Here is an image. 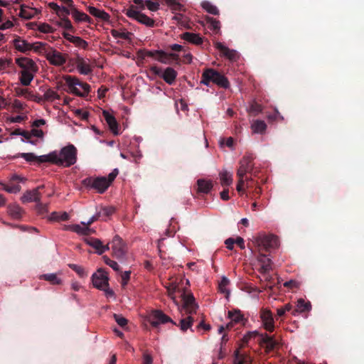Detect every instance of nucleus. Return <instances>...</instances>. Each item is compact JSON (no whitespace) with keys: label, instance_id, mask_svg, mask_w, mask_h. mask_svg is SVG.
Listing matches in <instances>:
<instances>
[{"label":"nucleus","instance_id":"nucleus-1","mask_svg":"<svg viewBox=\"0 0 364 364\" xmlns=\"http://www.w3.org/2000/svg\"><path fill=\"white\" fill-rule=\"evenodd\" d=\"M36 50V52L43 54L50 64L55 66L63 65L68 56V54L62 53L45 43H39Z\"/></svg>","mask_w":364,"mask_h":364},{"label":"nucleus","instance_id":"nucleus-2","mask_svg":"<svg viewBox=\"0 0 364 364\" xmlns=\"http://www.w3.org/2000/svg\"><path fill=\"white\" fill-rule=\"evenodd\" d=\"M210 82L225 89L230 87V82L224 75L213 68H208L202 74L200 83L208 86Z\"/></svg>","mask_w":364,"mask_h":364},{"label":"nucleus","instance_id":"nucleus-3","mask_svg":"<svg viewBox=\"0 0 364 364\" xmlns=\"http://www.w3.org/2000/svg\"><path fill=\"white\" fill-rule=\"evenodd\" d=\"M65 84L68 86L70 92L73 94L85 97L90 92V86L86 82H81L77 77L72 75H65L63 77Z\"/></svg>","mask_w":364,"mask_h":364},{"label":"nucleus","instance_id":"nucleus-4","mask_svg":"<svg viewBox=\"0 0 364 364\" xmlns=\"http://www.w3.org/2000/svg\"><path fill=\"white\" fill-rule=\"evenodd\" d=\"M57 159L60 161L55 165L70 167L76 163L77 149L73 144L63 147L59 154H57Z\"/></svg>","mask_w":364,"mask_h":364},{"label":"nucleus","instance_id":"nucleus-5","mask_svg":"<svg viewBox=\"0 0 364 364\" xmlns=\"http://www.w3.org/2000/svg\"><path fill=\"white\" fill-rule=\"evenodd\" d=\"M278 237L274 235L261 234L255 237V243L259 252H268L278 246Z\"/></svg>","mask_w":364,"mask_h":364},{"label":"nucleus","instance_id":"nucleus-6","mask_svg":"<svg viewBox=\"0 0 364 364\" xmlns=\"http://www.w3.org/2000/svg\"><path fill=\"white\" fill-rule=\"evenodd\" d=\"M21 157L27 162L36 161L38 164L49 162L53 164L58 163L60 161L57 159V153L55 151L50 152L47 155L37 156L33 153H19L14 158Z\"/></svg>","mask_w":364,"mask_h":364},{"label":"nucleus","instance_id":"nucleus-7","mask_svg":"<svg viewBox=\"0 0 364 364\" xmlns=\"http://www.w3.org/2000/svg\"><path fill=\"white\" fill-rule=\"evenodd\" d=\"M82 184L88 188L96 190L99 193H103L109 186L107 177H87L82 181Z\"/></svg>","mask_w":364,"mask_h":364},{"label":"nucleus","instance_id":"nucleus-8","mask_svg":"<svg viewBox=\"0 0 364 364\" xmlns=\"http://www.w3.org/2000/svg\"><path fill=\"white\" fill-rule=\"evenodd\" d=\"M124 12L127 16L134 20H136V21L143 25H145L148 27L154 26V20L149 18L144 14H142L140 11L137 10V8L134 5H131L128 9L124 10Z\"/></svg>","mask_w":364,"mask_h":364},{"label":"nucleus","instance_id":"nucleus-9","mask_svg":"<svg viewBox=\"0 0 364 364\" xmlns=\"http://www.w3.org/2000/svg\"><path fill=\"white\" fill-rule=\"evenodd\" d=\"M124 12L127 16L134 20H136V21L143 25H145L148 27L154 26V20L149 18L144 14H142L140 11L137 10V8L134 5H131L128 9L124 10Z\"/></svg>","mask_w":364,"mask_h":364},{"label":"nucleus","instance_id":"nucleus-10","mask_svg":"<svg viewBox=\"0 0 364 364\" xmlns=\"http://www.w3.org/2000/svg\"><path fill=\"white\" fill-rule=\"evenodd\" d=\"M138 58L144 60L146 58H151L161 63H168V53L161 50H149L140 49L137 51Z\"/></svg>","mask_w":364,"mask_h":364},{"label":"nucleus","instance_id":"nucleus-11","mask_svg":"<svg viewBox=\"0 0 364 364\" xmlns=\"http://www.w3.org/2000/svg\"><path fill=\"white\" fill-rule=\"evenodd\" d=\"M150 70L156 75L162 78L167 84L173 85L177 77V72L171 67L166 68L164 71L157 67L156 65L152 66Z\"/></svg>","mask_w":364,"mask_h":364},{"label":"nucleus","instance_id":"nucleus-12","mask_svg":"<svg viewBox=\"0 0 364 364\" xmlns=\"http://www.w3.org/2000/svg\"><path fill=\"white\" fill-rule=\"evenodd\" d=\"M254 156L251 154H245L240 161V166L237 171V176H245L246 173H251L254 168Z\"/></svg>","mask_w":364,"mask_h":364},{"label":"nucleus","instance_id":"nucleus-13","mask_svg":"<svg viewBox=\"0 0 364 364\" xmlns=\"http://www.w3.org/2000/svg\"><path fill=\"white\" fill-rule=\"evenodd\" d=\"M181 296L183 301L182 311H184L187 314H195L198 309V305L196 304L193 294H186L184 291L181 293Z\"/></svg>","mask_w":364,"mask_h":364},{"label":"nucleus","instance_id":"nucleus-14","mask_svg":"<svg viewBox=\"0 0 364 364\" xmlns=\"http://www.w3.org/2000/svg\"><path fill=\"white\" fill-rule=\"evenodd\" d=\"M112 255L119 260H123L126 256V247L124 244L122 239L118 236L115 235L112 242Z\"/></svg>","mask_w":364,"mask_h":364},{"label":"nucleus","instance_id":"nucleus-15","mask_svg":"<svg viewBox=\"0 0 364 364\" xmlns=\"http://www.w3.org/2000/svg\"><path fill=\"white\" fill-rule=\"evenodd\" d=\"M149 323L153 327L157 328L161 323L171 322L174 325H177L168 316L166 315L160 310H154L149 315Z\"/></svg>","mask_w":364,"mask_h":364},{"label":"nucleus","instance_id":"nucleus-16","mask_svg":"<svg viewBox=\"0 0 364 364\" xmlns=\"http://www.w3.org/2000/svg\"><path fill=\"white\" fill-rule=\"evenodd\" d=\"M91 279L93 286L100 290L109 286L107 274L102 269H99L96 273H94Z\"/></svg>","mask_w":364,"mask_h":364},{"label":"nucleus","instance_id":"nucleus-17","mask_svg":"<svg viewBox=\"0 0 364 364\" xmlns=\"http://www.w3.org/2000/svg\"><path fill=\"white\" fill-rule=\"evenodd\" d=\"M257 260L260 263L259 272L264 275L265 280L270 282L272 277L269 275H267V273L272 269L271 259L267 258L263 252H259Z\"/></svg>","mask_w":364,"mask_h":364},{"label":"nucleus","instance_id":"nucleus-18","mask_svg":"<svg viewBox=\"0 0 364 364\" xmlns=\"http://www.w3.org/2000/svg\"><path fill=\"white\" fill-rule=\"evenodd\" d=\"M40 42H37L34 44H31L26 41L24 39H22L21 37L17 36L16 38L13 41V44L17 50L21 52V53H27L28 51H31L33 50L36 52V48L38 46Z\"/></svg>","mask_w":364,"mask_h":364},{"label":"nucleus","instance_id":"nucleus-19","mask_svg":"<svg viewBox=\"0 0 364 364\" xmlns=\"http://www.w3.org/2000/svg\"><path fill=\"white\" fill-rule=\"evenodd\" d=\"M16 63L22 69V70L33 73H37L38 70V67L36 63L32 59L26 57L16 58Z\"/></svg>","mask_w":364,"mask_h":364},{"label":"nucleus","instance_id":"nucleus-20","mask_svg":"<svg viewBox=\"0 0 364 364\" xmlns=\"http://www.w3.org/2000/svg\"><path fill=\"white\" fill-rule=\"evenodd\" d=\"M260 317L264 328L272 332L274 330V321L272 312L267 309H262Z\"/></svg>","mask_w":364,"mask_h":364},{"label":"nucleus","instance_id":"nucleus-21","mask_svg":"<svg viewBox=\"0 0 364 364\" xmlns=\"http://www.w3.org/2000/svg\"><path fill=\"white\" fill-rule=\"evenodd\" d=\"M85 242L88 245L95 248L96 250V252L100 255L109 249L108 245H104L102 241L97 238L87 237L85 238Z\"/></svg>","mask_w":364,"mask_h":364},{"label":"nucleus","instance_id":"nucleus-22","mask_svg":"<svg viewBox=\"0 0 364 364\" xmlns=\"http://www.w3.org/2000/svg\"><path fill=\"white\" fill-rule=\"evenodd\" d=\"M115 213L114 206H99L96 208V213L100 220L106 221Z\"/></svg>","mask_w":364,"mask_h":364},{"label":"nucleus","instance_id":"nucleus-23","mask_svg":"<svg viewBox=\"0 0 364 364\" xmlns=\"http://www.w3.org/2000/svg\"><path fill=\"white\" fill-rule=\"evenodd\" d=\"M103 116H104L105 119L107 124H108L109 128L111 130V132L114 134L118 135L119 134V130H118L119 124H118L115 117L113 115H112L111 114H109L107 111H103Z\"/></svg>","mask_w":364,"mask_h":364},{"label":"nucleus","instance_id":"nucleus-24","mask_svg":"<svg viewBox=\"0 0 364 364\" xmlns=\"http://www.w3.org/2000/svg\"><path fill=\"white\" fill-rule=\"evenodd\" d=\"M71 9V15L72 17L74 18V20L79 23V22H87L89 23H92L93 20L86 14L84 12L80 11L78 9H77L75 6L70 8Z\"/></svg>","mask_w":364,"mask_h":364},{"label":"nucleus","instance_id":"nucleus-25","mask_svg":"<svg viewBox=\"0 0 364 364\" xmlns=\"http://www.w3.org/2000/svg\"><path fill=\"white\" fill-rule=\"evenodd\" d=\"M260 343L265 346L267 350L270 351L274 349L277 346L278 342L274 338L273 336H269L267 333L260 335Z\"/></svg>","mask_w":364,"mask_h":364},{"label":"nucleus","instance_id":"nucleus-26","mask_svg":"<svg viewBox=\"0 0 364 364\" xmlns=\"http://www.w3.org/2000/svg\"><path fill=\"white\" fill-rule=\"evenodd\" d=\"M64 230L73 231L82 235H89L93 232V230L87 225L82 227L81 225L77 224L65 225Z\"/></svg>","mask_w":364,"mask_h":364},{"label":"nucleus","instance_id":"nucleus-27","mask_svg":"<svg viewBox=\"0 0 364 364\" xmlns=\"http://www.w3.org/2000/svg\"><path fill=\"white\" fill-rule=\"evenodd\" d=\"M41 195L38 192V189H33L27 191L21 197V200L23 203L28 202H39L41 200Z\"/></svg>","mask_w":364,"mask_h":364},{"label":"nucleus","instance_id":"nucleus-28","mask_svg":"<svg viewBox=\"0 0 364 364\" xmlns=\"http://www.w3.org/2000/svg\"><path fill=\"white\" fill-rule=\"evenodd\" d=\"M228 317L230 319V322L226 325L227 329H230L234 323H239L244 320L243 315L240 310L229 311Z\"/></svg>","mask_w":364,"mask_h":364},{"label":"nucleus","instance_id":"nucleus-29","mask_svg":"<svg viewBox=\"0 0 364 364\" xmlns=\"http://www.w3.org/2000/svg\"><path fill=\"white\" fill-rule=\"evenodd\" d=\"M181 38L192 44L199 46L203 43V38L198 33L185 32L181 35Z\"/></svg>","mask_w":364,"mask_h":364},{"label":"nucleus","instance_id":"nucleus-30","mask_svg":"<svg viewBox=\"0 0 364 364\" xmlns=\"http://www.w3.org/2000/svg\"><path fill=\"white\" fill-rule=\"evenodd\" d=\"M215 48L220 50L224 56L231 60H235L237 58V53L235 50L228 48L220 42L215 43Z\"/></svg>","mask_w":364,"mask_h":364},{"label":"nucleus","instance_id":"nucleus-31","mask_svg":"<svg viewBox=\"0 0 364 364\" xmlns=\"http://www.w3.org/2000/svg\"><path fill=\"white\" fill-rule=\"evenodd\" d=\"M198 192L207 194L213 187V184L211 181H208L204 178H200L197 181Z\"/></svg>","mask_w":364,"mask_h":364},{"label":"nucleus","instance_id":"nucleus-32","mask_svg":"<svg viewBox=\"0 0 364 364\" xmlns=\"http://www.w3.org/2000/svg\"><path fill=\"white\" fill-rule=\"evenodd\" d=\"M220 182L222 186L228 187L232 183V173L230 172L223 170L219 173Z\"/></svg>","mask_w":364,"mask_h":364},{"label":"nucleus","instance_id":"nucleus-33","mask_svg":"<svg viewBox=\"0 0 364 364\" xmlns=\"http://www.w3.org/2000/svg\"><path fill=\"white\" fill-rule=\"evenodd\" d=\"M311 309L310 301H306L304 299H299L297 301L296 309L292 311L293 315H296L298 312H307Z\"/></svg>","mask_w":364,"mask_h":364},{"label":"nucleus","instance_id":"nucleus-34","mask_svg":"<svg viewBox=\"0 0 364 364\" xmlns=\"http://www.w3.org/2000/svg\"><path fill=\"white\" fill-rule=\"evenodd\" d=\"M234 364H251V358L245 353H240L238 350L234 353Z\"/></svg>","mask_w":364,"mask_h":364},{"label":"nucleus","instance_id":"nucleus-35","mask_svg":"<svg viewBox=\"0 0 364 364\" xmlns=\"http://www.w3.org/2000/svg\"><path fill=\"white\" fill-rule=\"evenodd\" d=\"M87 10L91 15L102 21H107L109 19V15L103 10H100L94 6H89Z\"/></svg>","mask_w":364,"mask_h":364},{"label":"nucleus","instance_id":"nucleus-36","mask_svg":"<svg viewBox=\"0 0 364 364\" xmlns=\"http://www.w3.org/2000/svg\"><path fill=\"white\" fill-rule=\"evenodd\" d=\"M167 291L168 296L178 305V301L176 299V296H175V294L176 292L182 293L184 291L183 289H181L178 284L176 283H171L168 287H167Z\"/></svg>","mask_w":364,"mask_h":364},{"label":"nucleus","instance_id":"nucleus-37","mask_svg":"<svg viewBox=\"0 0 364 364\" xmlns=\"http://www.w3.org/2000/svg\"><path fill=\"white\" fill-rule=\"evenodd\" d=\"M36 73L27 72L26 70H21L20 72V82L23 86H28L31 84V81L34 77Z\"/></svg>","mask_w":364,"mask_h":364},{"label":"nucleus","instance_id":"nucleus-38","mask_svg":"<svg viewBox=\"0 0 364 364\" xmlns=\"http://www.w3.org/2000/svg\"><path fill=\"white\" fill-rule=\"evenodd\" d=\"M251 129L255 134H263L266 131L267 124L264 121L257 119L252 122Z\"/></svg>","mask_w":364,"mask_h":364},{"label":"nucleus","instance_id":"nucleus-39","mask_svg":"<svg viewBox=\"0 0 364 364\" xmlns=\"http://www.w3.org/2000/svg\"><path fill=\"white\" fill-rule=\"evenodd\" d=\"M77 69L82 75H88L92 72L89 64L86 63L82 58H78L77 61Z\"/></svg>","mask_w":364,"mask_h":364},{"label":"nucleus","instance_id":"nucleus-40","mask_svg":"<svg viewBox=\"0 0 364 364\" xmlns=\"http://www.w3.org/2000/svg\"><path fill=\"white\" fill-rule=\"evenodd\" d=\"M193 323V318L191 316H188L184 318L181 319L179 324L178 325L180 327V329L185 332L188 328H190Z\"/></svg>","mask_w":364,"mask_h":364},{"label":"nucleus","instance_id":"nucleus-41","mask_svg":"<svg viewBox=\"0 0 364 364\" xmlns=\"http://www.w3.org/2000/svg\"><path fill=\"white\" fill-rule=\"evenodd\" d=\"M23 212V209L18 205H12L9 206V214L15 219L21 218Z\"/></svg>","mask_w":364,"mask_h":364},{"label":"nucleus","instance_id":"nucleus-42","mask_svg":"<svg viewBox=\"0 0 364 364\" xmlns=\"http://www.w3.org/2000/svg\"><path fill=\"white\" fill-rule=\"evenodd\" d=\"M28 8L24 4L21 6L20 16L26 19H31L34 16L35 13L37 12V9H31V11L26 10Z\"/></svg>","mask_w":364,"mask_h":364},{"label":"nucleus","instance_id":"nucleus-43","mask_svg":"<svg viewBox=\"0 0 364 364\" xmlns=\"http://www.w3.org/2000/svg\"><path fill=\"white\" fill-rule=\"evenodd\" d=\"M201 6L203 9H205L208 13L213 15H218L219 10L213 4H212L209 1H203L201 4Z\"/></svg>","mask_w":364,"mask_h":364},{"label":"nucleus","instance_id":"nucleus-44","mask_svg":"<svg viewBox=\"0 0 364 364\" xmlns=\"http://www.w3.org/2000/svg\"><path fill=\"white\" fill-rule=\"evenodd\" d=\"M247 111L251 115L255 117L262 112V106L256 102H253L250 105Z\"/></svg>","mask_w":364,"mask_h":364},{"label":"nucleus","instance_id":"nucleus-45","mask_svg":"<svg viewBox=\"0 0 364 364\" xmlns=\"http://www.w3.org/2000/svg\"><path fill=\"white\" fill-rule=\"evenodd\" d=\"M41 279L49 282L52 284H60L62 281L55 274H45L41 276Z\"/></svg>","mask_w":364,"mask_h":364},{"label":"nucleus","instance_id":"nucleus-46","mask_svg":"<svg viewBox=\"0 0 364 364\" xmlns=\"http://www.w3.org/2000/svg\"><path fill=\"white\" fill-rule=\"evenodd\" d=\"M58 25L72 33H74L75 31L74 27L72 25V23L68 17H63L60 18V21L59 22Z\"/></svg>","mask_w":364,"mask_h":364},{"label":"nucleus","instance_id":"nucleus-47","mask_svg":"<svg viewBox=\"0 0 364 364\" xmlns=\"http://www.w3.org/2000/svg\"><path fill=\"white\" fill-rule=\"evenodd\" d=\"M68 267L75 271L79 277L83 278L87 276V273L82 266H79L75 264H69Z\"/></svg>","mask_w":364,"mask_h":364},{"label":"nucleus","instance_id":"nucleus-48","mask_svg":"<svg viewBox=\"0 0 364 364\" xmlns=\"http://www.w3.org/2000/svg\"><path fill=\"white\" fill-rule=\"evenodd\" d=\"M206 22L210 29L213 30L214 31H219L220 27V23L219 21L212 17H207Z\"/></svg>","mask_w":364,"mask_h":364},{"label":"nucleus","instance_id":"nucleus-49","mask_svg":"<svg viewBox=\"0 0 364 364\" xmlns=\"http://www.w3.org/2000/svg\"><path fill=\"white\" fill-rule=\"evenodd\" d=\"M45 101L53 102L55 99H59V95L51 89H48L43 95Z\"/></svg>","mask_w":364,"mask_h":364},{"label":"nucleus","instance_id":"nucleus-50","mask_svg":"<svg viewBox=\"0 0 364 364\" xmlns=\"http://www.w3.org/2000/svg\"><path fill=\"white\" fill-rule=\"evenodd\" d=\"M112 36L114 38H119L124 40L130 39L132 33L130 32H119L117 30L113 29L111 31Z\"/></svg>","mask_w":364,"mask_h":364},{"label":"nucleus","instance_id":"nucleus-51","mask_svg":"<svg viewBox=\"0 0 364 364\" xmlns=\"http://www.w3.org/2000/svg\"><path fill=\"white\" fill-rule=\"evenodd\" d=\"M73 43L75 44V46L85 50L87 49L88 47V43L83 40L82 38L78 36H75Z\"/></svg>","mask_w":364,"mask_h":364},{"label":"nucleus","instance_id":"nucleus-52","mask_svg":"<svg viewBox=\"0 0 364 364\" xmlns=\"http://www.w3.org/2000/svg\"><path fill=\"white\" fill-rule=\"evenodd\" d=\"M102 258L106 264L109 265L114 271H119V266L117 262L110 259L107 256H103Z\"/></svg>","mask_w":364,"mask_h":364},{"label":"nucleus","instance_id":"nucleus-53","mask_svg":"<svg viewBox=\"0 0 364 364\" xmlns=\"http://www.w3.org/2000/svg\"><path fill=\"white\" fill-rule=\"evenodd\" d=\"M229 282H230L229 280L226 277H223L222 278L220 282L219 283V286H218L219 290L222 293L229 294V291L226 289L227 286L229 284Z\"/></svg>","mask_w":364,"mask_h":364},{"label":"nucleus","instance_id":"nucleus-54","mask_svg":"<svg viewBox=\"0 0 364 364\" xmlns=\"http://www.w3.org/2000/svg\"><path fill=\"white\" fill-rule=\"evenodd\" d=\"M114 318L115 321L117 323V324L119 326L123 328L127 326L128 321L127 318L123 317L122 315L114 314Z\"/></svg>","mask_w":364,"mask_h":364},{"label":"nucleus","instance_id":"nucleus-55","mask_svg":"<svg viewBox=\"0 0 364 364\" xmlns=\"http://www.w3.org/2000/svg\"><path fill=\"white\" fill-rule=\"evenodd\" d=\"M167 4H168L173 10L181 11L182 9V4L177 2L176 0H165Z\"/></svg>","mask_w":364,"mask_h":364},{"label":"nucleus","instance_id":"nucleus-56","mask_svg":"<svg viewBox=\"0 0 364 364\" xmlns=\"http://www.w3.org/2000/svg\"><path fill=\"white\" fill-rule=\"evenodd\" d=\"M38 31L41 33H52L53 29L49 24L43 23L38 26Z\"/></svg>","mask_w":364,"mask_h":364},{"label":"nucleus","instance_id":"nucleus-57","mask_svg":"<svg viewBox=\"0 0 364 364\" xmlns=\"http://www.w3.org/2000/svg\"><path fill=\"white\" fill-rule=\"evenodd\" d=\"M146 7L151 11H156L159 9V4L158 2L151 1L150 0H146L145 1Z\"/></svg>","mask_w":364,"mask_h":364},{"label":"nucleus","instance_id":"nucleus-58","mask_svg":"<svg viewBox=\"0 0 364 364\" xmlns=\"http://www.w3.org/2000/svg\"><path fill=\"white\" fill-rule=\"evenodd\" d=\"M36 208L38 213L41 215H43L48 212V205L46 204H43L42 203H41V200L39 202H36Z\"/></svg>","mask_w":364,"mask_h":364},{"label":"nucleus","instance_id":"nucleus-59","mask_svg":"<svg viewBox=\"0 0 364 364\" xmlns=\"http://www.w3.org/2000/svg\"><path fill=\"white\" fill-rule=\"evenodd\" d=\"M71 14V9L67 6H61L60 9L59 17H68V15Z\"/></svg>","mask_w":364,"mask_h":364},{"label":"nucleus","instance_id":"nucleus-60","mask_svg":"<svg viewBox=\"0 0 364 364\" xmlns=\"http://www.w3.org/2000/svg\"><path fill=\"white\" fill-rule=\"evenodd\" d=\"M258 333L257 331L248 332L242 338V342L244 343H247L252 338H255L258 336Z\"/></svg>","mask_w":364,"mask_h":364},{"label":"nucleus","instance_id":"nucleus-61","mask_svg":"<svg viewBox=\"0 0 364 364\" xmlns=\"http://www.w3.org/2000/svg\"><path fill=\"white\" fill-rule=\"evenodd\" d=\"M119 173V171L117 168H114L109 175L108 178H107V182H108V184L110 186L111 183L114 181L115 178Z\"/></svg>","mask_w":364,"mask_h":364},{"label":"nucleus","instance_id":"nucleus-62","mask_svg":"<svg viewBox=\"0 0 364 364\" xmlns=\"http://www.w3.org/2000/svg\"><path fill=\"white\" fill-rule=\"evenodd\" d=\"M48 7L53 10V11L59 16L60 14V7L57 3L55 2H50L48 4Z\"/></svg>","mask_w":364,"mask_h":364},{"label":"nucleus","instance_id":"nucleus-63","mask_svg":"<svg viewBox=\"0 0 364 364\" xmlns=\"http://www.w3.org/2000/svg\"><path fill=\"white\" fill-rule=\"evenodd\" d=\"M142 364H153V358L147 352H144L143 354Z\"/></svg>","mask_w":364,"mask_h":364},{"label":"nucleus","instance_id":"nucleus-64","mask_svg":"<svg viewBox=\"0 0 364 364\" xmlns=\"http://www.w3.org/2000/svg\"><path fill=\"white\" fill-rule=\"evenodd\" d=\"M244 185H245V179H244V176H240V177H238V183L237 184V187H236V189L237 191L240 193H243V187H244Z\"/></svg>","mask_w":364,"mask_h":364}]
</instances>
